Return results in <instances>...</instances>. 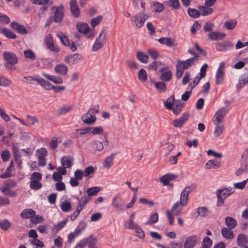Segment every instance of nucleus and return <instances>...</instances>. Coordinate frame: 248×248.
Segmentation results:
<instances>
[{
	"label": "nucleus",
	"mask_w": 248,
	"mask_h": 248,
	"mask_svg": "<svg viewBox=\"0 0 248 248\" xmlns=\"http://www.w3.org/2000/svg\"><path fill=\"white\" fill-rule=\"evenodd\" d=\"M77 28L79 32L83 34L88 33L90 30V28L88 24L84 23H78L77 24Z\"/></svg>",
	"instance_id": "cd10ccee"
},
{
	"label": "nucleus",
	"mask_w": 248,
	"mask_h": 248,
	"mask_svg": "<svg viewBox=\"0 0 248 248\" xmlns=\"http://www.w3.org/2000/svg\"><path fill=\"white\" fill-rule=\"evenodd\" d=\"M58 38L61 40L62 43L65 46H68L70 45L69 40L67 36L62 32H60L57 34Z\"/></svg>",
	"instance_id": "58836bf2"
},
{
	"label": "nucleus",
	"mask_w": 248,
	"mask_h": 248,
	"mask_svg": "<svg viewBox=\"0 0 248 248\" xmlns=\"http://www.w3.org/2000/svg\"><path fill=\"white\" fill-rule=\"evenodd\" d=\"M210 213V211L205 207H200L197 209V213L198 215L202 217H207Z\"/></svg>",
	"instance_id": "37998d69"
},
{
	"label": "nucleus",
	"mask_w": 248,
	"mask_h": 248,
	"mask_svg": "<svg viewBox=\"0 0 248 248\" xmlns=\"http://www.w3.org/2000/svg\"><path fill=\"white\" fill-rule=\"evenodd\" d=\"M158 220V215L157 213H155L150 216L148 220L146 222V224L152 225L156 223Z\"/></svg>",
	"instance_id": "864d4df0"
},
{
	"label": "nucleus",
	"mask_w": 248,
	"mask_h": 248,
	"mask_svg": "<svg viewBox=\"0 0 248 248\" xmlns=\"http://www.w3.org/2000/svg\"><path fill=\"white\" fill-rule=\"evenodd\" d=\"M212 245V240L208 236L205 237L202 241V247L204 248H210Z\"/></svg>",
	"instance_id": "680f3d73"
},
{
	"label": "nucleus",
	"mask_w": 248,
	"mask_h": 248,
	"mask_svg": "<svg viewBox=\"0 0 248 248\" xmlns=\"http://www.w3.org/2000/svg\"><path fill=\"white\" fill-rule=\"evenodd\" d=\"M248 83V73L244 74L239 79V84L241 87Z\"/></svg>",
	"instance_id": "774afa93"
},
{
	"label": "nucleus",
	"mask_w": 248,
	"mask_h": 248,
	"mask_svg": "<svg viewBox=\"0 0 248 248\" xmlns=\"http://www.w3.org/2000/svg\"><path fill=\"white\" fill-rule=\"evenodd\" d=\"M82 59V56L78 53H75L66 56L64 58V62L69 64L72 65L78 63Z\"/></svg>",
	"instance_id": "6e6552de"
},
{
	"label": "nucleus",
	"mask_w": 248,
	"mask_h": 248,
	"mask_svg": "<svg viewBox=\"0 0 248 248\" xmlns=\"http://www.w3.org/2000/svg\"><path fill=\"white\" fill-rule=\"evenodd\" d=\"M42 186V184L38 181L31 180L30 183V187L31 189L37 190L41 188Z\"/></svg>",
	"instance_id": "338daca9"
},
{
	"label": "nucleus",
	"mask_w": 248,
	"mask_h": 248,
	"mask_svg": "<svg viewBox=\"0 0 248 248\" xmlns=\"http://www.w3.org/2000/svg\"><path fill=\"white\" fill-rule=\"evenodd\" d=\"M153 11L155 12H160L164 9L163 4L158 2H155L153 5Z\"/></svg>",
	"instance_id": "13d9d810"
},
{
	"label": "nucleus",
	"mask_w": 248,
	"mask_h": 248,
	"mask_svg": "<svg viewBox=\"0 0 248 248\" xmlns=\"http://www.w3.org/2000/svg\"><path fill=\"white\" fill-rule=\"evenodd\" d=\"M221 191H220V189H217L216 191L217 196V207H220L224 203V200L225 199L221 194Z\"/></svg>",
	"instance_id": "8fccbe9b"
},
{
	"label": "nucleus",
	"mask_w": 248,
	"mask_h": 248,
	"mask_svg": "<svg viewBox=\"0 0 248 248\" xmlns=\"http://www.w3.org/2000/svg\"><path fill=\"white\" fill-rule=\"evenodd\" d=\"M228 111L229 108L227 107H222L220 108L214 115L213 124L215 125L220 124L222 122L224 116Z\"/></svg>",
	"instance_id": "39448f33"
},
{
	"label": "nucleus",
	"mask_w": 248,
	"mask_h": 248,
	"mask_svg": "<svg viewBox=\"0 0 248 248\" xmlns=\"http://www.w3.org/2000/svg\"><path fill=\"white\" fill-rule=\"evenodd\" d=\"M224 221L227 228L230 229H233L237 226L236 220L232 217H225Z\"/></svg>",
	"instance_id": "5701e85b"
},
{
	"label": "nucleus",
	"mask_w": 248,
	"mask_h": 248,
	"mask_svg": "<svg viewBox=\"0 0 248 248\" xmlns=\"http://www.w3.org/2000/svg\"><path fill=\"white\" fill-rule=\"evenodd\" d=\"M224 79V71L222 69H217L216 74V83L220 84L223 82Z\"/></svg>",
	"instance_id": "4c0bfd02"
},
{
	"label": "nucleus",
	"mask_w": 248,
	"mask_h": 248,
	"mask_svg": "<svg viewBox=\"0 0 248 248\" xmlns=\"http://www.w3.org/2000/svg\"><path fill=\"white\" fill-rule=\"evenodd\" d=\"M35 215V212L32 209H26L22 211L20 213V216L22 218H32Z\"/></svg>",
	"instance_id": "6ab92c4d"
},
{
	"label": "nucleus",
	"mask_w": 248,
	"mask_h": 248,
	"mask_svg": "<svg viewBox=\"0 0 248 248\" xmlns=\"http://www.w3.org/2000/svg\"><path fill=\"white\" fill-rule=\"evenodd\" d=\"M91 200V199L90 198H88L86 196H82L79 201L78 205L77 208L81 211L83 207Z\"/></svg>",
	"instance_id": "79ce46f5"
},
{
	"label": "nucleus",
	"mask_w": 248,
	"mask_h": 248,
	"mask_svg": "<svg viewBox=\"0 0 248 248\" xmlns=\"http://www.w3.org/2000/svg\"><path fill=\"white\" fill-rule=\"evenodd\" d=\"M198 7L201 11V14L203 16L210 15L213 12V9L210 8V7H207L205 5H200Z\"/></svg>",
	"instance_id": "7c9ffc66"
},
{
	"label": "nucleus",
	"mask_w": 248,
	"mask_h": 248,
	"mask_svg": "<svg viewBox=\"0 0 248 248\" xmlns=\"http://www.w3.org/2000/svg\"><path fill=\"white\" fill-rule=\"evenodd\" d=\"M103 19V16H98L92 19L91 21V25L93 28H94L99 25Z\"/></svg>",
	"instance_id": "bf43d9fd"
},
{
	"label": "nucleus",
	"mask_w": 248,
	"mask_h": 248,
	"mask_svg": "<svg viewBox=\"0 0 248 248\" xmlns=\"http://www.w3.org/2000/svg\"><path fill=\"white\" fill-rule=\"evenodd\" d=\"M55 72L60 75L64 76L67 74L68 72L67 66L64 64H57L54 68Z\"/></svg>",
	"instance_id": "a211bd4d"
},
{
	"label": "nucleus",
	"mask_w": 248,
	"mask_h": 248,
	"mask_svg": "<svg viewBox=\"0 0 248 248\" xmlns=\"http://www.w3.org/2000/svg\"><path fill=\"white\" fill-rule=\"evenodd\" d=\"M215 125L216 127L215 128L214 134L216 137H218L223 133L224 126L219 124Z\"/></svg>",
	"instance_id": "4d7b16f0"
},
{
	"label": "nucleus",
	"mask_w": 248,
	"mask_h": 248,
	"mask_svg": "<svg viewBox=\"0 0 248 248\" xmlns=\"http://www.w3.org/2000/svg\"><path fill=\"white\" fill-rule=\"evenodd\" d=\"M174 96L171 95L164 102V104L165 108L168 109L172 108V106L175 102Z\"/></svg>",
	"instance_id": "e433bc0d"
},
{
	"label": "nucleus",
	"mask_w": 248,
	"mask_h": 248,
	"mask_svg": "<svg viewBox=\"0 0 248 248\" xmlns=\"http://www.w3.org/2000/svg\"><path fill=\"white\" fill-rule=\"evenodd\" d=\"M116 155V154H112L107 157L103 162V166L107 169L110 168L113 164V160Z\"/></svg>",
	"instance_id": "c85d7f7f"
},
{
	"label": "nucleus",
	"mask_w": 248,
	"mask_h": 248,
	"mask_svg": "<svg viewBox=\"0 0 248 248\" xmlns=\"http://www.w3.org/2000/svg\"><path fill=\"white\" fill-rule=\"evenodd\" d=\"M149 16L143 12L139 13L131 17V21L137 29L141 28L145 21L148 18Z\"/></svg>",
	"instance_id": "f03ea898"
},
{
	"label": "nucleus",
	"mask_w": 248,
	"mask_h": 248,
	"mask_svg": "<svg viewBox=\"0 0 248 248\" xmlns=\"http://www.w3.org/2000/svg\"><path fill=\"white\" fill-rule=\"evenodd\" d=\"M100 190V187L94 186L88 189L87 193L89 196H96Z\"/></svg>",
	"instance_id": "603ef678"
},
{
	"label": "nucleus",
	"mask_w": 248,
	"mask_h": 248,
	"mask_svg": "<svg viewBox=\"0 0 248 248\" xmlns=\"http://www.w3.org/2000/svg\"><path fill=\"white\" fill-rule=\"evenodd\" d=\"M189 116L188 112L183 113L180 118L175 119L172 121L173 126L175 127L181 128L184 124L188 121Z\"/></svg>",
	"instance_id": "9d476101"
},
{
	"label": "nucleus",
	"mask_w": 248,
	"mask_h": 248,
	"mask_svg": "<svg viewBox=\"0 0 248 248\" xmlns=\"http://www.w3.org/2000/svg\"><path fill=\"white\" fill-rule=\"evenodd\" d=\"M187 13L189 16L194 18H197L200 16V13L199 11L190 7L188 8Z\"/></svg>",
	"instance_id": "09e8293b"
},
{
	"label": "nucleus",
	"mask_w": 248,
	"mask_h": 248,
	"mask_svg": "<svg viewBox=\"0 0 248 248\" xmlns=\"http://www.w3.org/2000/svg\"><path fill=\"white\" fill-rule=\"evenodd\" d=\"M165 82H154L155 88L159 92H165L167 89Z\"/></svg>",
	"instance_id": "3c124183"
},
{
	"label": "nucleus",
	"mask_w": 248,
	"mask_h": 248,
	"mask_svg": "<svg viewBox=\"0 0 248 248\" xmlns=\"http://www.w3.org/2000/svg\"><path fill=\"white\" fill-rule=\"evenodd\" d=\"M13 153L16 162L20 165L22 162L20 158V152L16 147L14 146H13Z\"/></svg>",
	"instance_id": "5fc2aeb1"
},
{
	"label": "nucleus",
	"mask_w": 248,
	"mask_h": 248,
	"mask_svg": "<svg viewBox=\"0 0 248 248\" xmlns=\"http://www.w3.org/2000/svg\"><path fill=\"white\" fill-rule=\"evenodd\" d=\"M80 233L78 230L76 229L74 232L69 234L68 235V241L66 243V244L70 245L74 241V239Z\"/></svg>",
	"instance_id": "49530a36"
},
{
	"label": "nucleus",
	"mask_w": 248,
	"mask_h": 248,
	"mask_svg": "<svg viewBox=\"0 0 248 248\" xmlns=\"http://www.w3.org/2000/svg\"><path fill=\"white\" fill-rule=\"evenodd\" d=\"M73 105H66L59 108L56 112L57 115H62L66 114L73 108Z\"/></svg>",
	"instance_id": "bb28decb"
},
{
	"label": "nucleus",
	"mask_w": 248,
	"mask_h": 248,
	"mask_svg": "<svg viewBox=\"0 0 248 248\" xmlns=\"http://www.w3.org/2000/svg\"><path fill=\"white\" fill-rule=\"evenodd\" d=\"M158 41L160 44L166 45L170 47L174 45V40L170 37H161L158 40Z\"/></svg>",
	"instance_id": "a878e982"
},
{
	"label": "nucleus",
	"mask_w": 248,
	"mask_h": 248,
	"mask_svg": "<svg viewBox=\"0 0 248 248\" xmlns=\"http://www.w3.org/2000/svg\"><path fill=\"white\" fill-rule=\"evenodd\" d=\"M80 233L78 230L76 229L74 232L69 234L68 235V241L66 243V244L70 245L74 241V239Z\"/></svg>",
	"instance_id": "a18cd8bd"
},
{
	"label": "nucleus",
	"mask_w": 248,
	"mask_h": 248,
	"mask_svg": "<svg viewBox=\"0 0 248 248\" xmlns=\"http://www.w3.org/2000/svg\"><path fill=\"white\" fill-rule=\"evenodd\" d=\"M3 57L6 62L5 67L7 69H12L13 66L16 64L18 62L16 55L12 52L6 51L3 52Z\"/></svg>",
	"instance_id": "f257e3e1"
},
{
	"label": "nucleus",
	"mask_w": 248,
	"mask_h": 248,
	"mask_svg": "<svg viewBox=\"0 0 248 248\" xmlns=\"http://www.w3.org/2000/svg\"><path fill=\"white\" fill-rule=\"evenodd\" d=\"M3 34L8 39H15L17 36L15 33L12 31L10 30L4 28L2 30Z\"/></svg>",
	"instance_id": "ea45409f"
},
{
	"label": "nucleus",
	"mask_w": 248,
	"mask_h": 248,
	"mask_svg": "<svg viewBox=\"0 0 248 248\" xmlns=\"http://www.w3.org/2000/svg\"><path fill=\"white\" fill-rule=\"evenodd\" d=\"M220 191H221V194L222 196L226 199L229 196H230L231 194L234 192V190L232 188L228 187L226 188H224L222 189H220Z\"/></svg>",
	"instance_id": "6e6d98bb"
},
{
	"label": "nucleus",
	"mask_w": 248,
	"mask_h": 248,
	"mask_svg": "<svg viewBox=\"0 0 248 248\" xmlns=\"http://www.w3.org/2000/svg\"><path fill=\"white\" fill-rule=\"evenodd\" d=\"M24 55L26 58L34 61L36 59L35 53L31 49H26L24 51Z\"/></svg>",
	"instance_id": "c03bdc74"
},
{
	"label": "nucleus",
	"mask_w": 248,
	"mask_h": 248,
	"mask_svg": "<svg viewBox=\"0 0 248 248\" xmlns=\"http://www.w3.org/2000/svg\"><path fill=\"white\" fill-rule=\"evenodd\" d=\"M248 243V238L247 236L244 233H241L238 235L237 238V245L241 247L247 246L246 244Z\"/></svg>",
	"instance_id": "aec40b11"
},
{
	"label": "nucleus",
	"mask_w": 248,
	"mask_h": 248,
	"mask_svg": "<svg viewBox=\"0 0 248 248\" xmlns=\"http://www.w3.org/2000/svg\"><path fill=\"white\" fill-rule=\"evenodd\" d=\"M196 61L197 60H195V58H191L185 61L178 60L177 62L181 64L183 69L185 70L192 66Z\"/></svg>",
	"instance_id": "2eb2a0df"
},
{
	"label": "nucleus",
	"mask_w": 248,
	"mask_h": 248,
	"mask_svg": "<svg viewBox=\"0 0 248 248\" xmlns=\"http://www.w3.org/2000/svg\"><path fill=\"white\" fill-rule=\"evenodd\" d=\"M61 141H59L58 138L54 137L51 139L50 142V147L52 150H56L58 147V144Z\"/></svg>",
	"instance_id": "052dcab7"
},
{
	"label": "nucleus",
	"mask_w": 248,
	"mask_h": 248,
	"mask_svg": "<svg viewBox=\"0 0 248 248\" xmlns=\"http://www.w3.org/2000/svg\"><path fill=\"white\" fill-rule=\"evenodd\" d=\"M159 72L161 73L159 78L163 82H167L170 81L172 76V73L171 71L169 70L168 66H165L162 67L159 70Z\"/></svg>",
	"instance_id": "0eeeda50"
},
{
	"label": "nucleus",
	"mask_w": 248,
	"mask_h": 248,
	"mask_svg": "<svg viewBox=\"0 0 248 248\" xmlns=\"http://www.w3.org/2000/svg\"><path fill=\"white\" fill-rule=\"evenodd\" d=\"M136 58L140 62L143 63H147L149 60L148 56L141 51L137 52Z\"/></svg>",
	"instance_id": "2f4dec72"
},
{
	"label": "nucleus",
	"mask_w": 248,
	"mask_h": 248,
	"mask_svg": "<svg viewBox=\"0 0 248 248\" xmlns=\"http://www.w3.org/2000/svg\"><path fill=\"white\" fill-rule=\"evenodd\" d=\"M89 113L84 114L81 116V119L83 122L87 124H92L95 122L96 119L94 115H91L90 117L88 118H85Z\"/></svg>",
	"instance_id": "f704fd0d"
},
{
	"label": "nucleus",
	"mask_w": 248,
	"mask_h": 248,
	"mask_svg": "<svg viewBox=\"0 0 248 248\" xmlns=\"http://www.w3.org/2000/svg\"><path fill=\"white\" fill-rule=\"evenodd\" d=\"M11 227L10 222L7 219L1 222L0 228L3 231H7Z\"/></svg>",
	"instance_id": "69168bd1"
},
{
	"label": "nucleus",
	"mask_w": 248,
	"mask_h": 248,
	"mask_svg": "<svg viewBox=\"0 0 248 248\" xmlns=\"http://www.w3.org/2000/svg\"><path fill=\"white\" fill-rule=\"evenodd\" d=\"M184 106V103L180 100H177L175 101V103L172 106V108H171L170 109L172 110L174 114L175 115H178L182 111Z\"/></svg>",
	"instance_id": "f3484780"
},
{
	"label": "nucleus",
	"mask_w": 248,
	"mask_h": 248,
	"mask_svg": "<svg viewBox=\"0 0 248 248\" xmlns=\"http://www.w3.org/2000/svg\"><path fill=\"white\" fill-rule=\"evenodd\" d=\"M228 228L224 227L221 230V234L226 239L228 240L232 239L234 238L233 232Z\"/></svg>",
	"instance_id": "b1692460"
},
{
	"label": "nucleus",
	"mask_w": 248,
	"mask_h": 248,
	"mask_svg": "<svg viewBox=\"0 0 248 248\" xmlns=\"http://www.w3.org/2000/svg\"><path fill=\"white\" fill-rule=\"evenodd\" d=\"M45 43L48 49L51 51L57 53L60 52V49L59 47L55 45L52 35L51 34H47L45 38Z\"/></svg>",
	"instance_id": "1a4fd4ad"
},
{
	"label": "nucleus",
	"mask_w": 248,
	"mask_h": 248,
	"mask_svg": "<svg viewBox=\"0 0 248 248\" xmlns=\"http://www.w3.org/2000/svg\"><path fill=\"white\" fill-rule=\"evenodd\" d=\"M207 169H215L219 168L220 167V162L216 160L213 159L209 160L206 164Z\"/></svg>",
	"instance_id": "72a5a7b5"
},
{
	"label": "nucleus",
	"mask_w": 248,
	"mask_h": 248,
	"mask_svg": "<svg viewBox=\"0 0 248 248\" xmlns=\"http://www.w3.org/2000/svg\"><path fill=\"white\" fill-rule=\"evenodd\" d=\"M122 202V198L118 194L115 195L112 200L111 205L118 213H121L125 210V205Z\"/></svg>",
	"instance_id": "20e7f679"
},
{
	"label": "nucleus",
	"mask_w": 248,
	"mask_h": 248,
	"mask_svg": "<svg viewBox=\"0 0 248 248\" xmlns=\"http://www.w3.org/2000/svg\"><path fill=\"white\" fill-rule=\"evenodd\" d=\"M83 239L87 240V244H88L89 248H97V239L91 235L88 238H85Z\"/></svg>",
	"instance_id": "c756f323"
},
{
	"label": "nucleus",
	"mask_w": 248,
	"mask_h": 248,
	"mask_svg": "<svg viewBox=\"0 0 248 248\" xmlns=\"http://www.w3.org/2000/svg\"><path fill=\"white\" fill-rule=\"evenodd\" d=\"M138 77L141 82H145L147 79V74L145 69L142 68L138 73Z\"/></svg>",
	"instance_id": "de8ad7c7"
},
{
	"label": "nucleus",
	"mask_w": 248,
	"mask_h": 248,
	"mask_svg": "<svg viewBox=\"0 0 248 248\" xmlns=\"http://www.w3.org/2000/svg\"><path fill=\"white\" fill-rule=\"evenodd\" d=\"M10 27L12 29L21 34H27L28 33V31L24 26L20 25L17 22H11Z\"/></svg>",
	"instance_id": "4468645a"
},
{
	"label": "nucleus",
	"mask_w": 248,
	"mask_h": 248,
	"mask_svg": "<svg viewBox=\"0 0 248 248\" xmlns=\"http://www.w3.org/2000/svg\"><path fill=\"white\" fill-rule=\"evenodd\" d=\"M61 210L63 212H67L71 210L72 206L68 202H63L61 205Z\"/></svg>",
	"instance_id": "e2e57ef3"
},
{
	"label": "nucleus",
	"mask_w": 248,
	"mask_h": 248,
	"mask_svg": "<svg viewBox=\"0 0 248 248\" xmlns=\"http://www.w3.org/2000/svg\"><path fill=\"white\" fill-rule=\"evenodd\" d=\"M198 238L196 235L188 236L184 243V248H193L198 242Z\"/></svg>",
	"instance_id": "ddd939ff"
},
{
	"label": "nucleus",
	"mask_w": 248,
	"mask_h": 248,
	"mask_svg": "<svg viewBox=\"0 0 248 248\" xmlns=\"http://www.w3.org/2000/svg\"><path fill=\"white\" fill-rule=\"evenodd\" d=\"M189 193L187 191L183 190L181 192L180 199V203L181 206H185L187 204L188 200Z\"/></svg>",
	"instance_id": "473e14b6"
},
{
	"label": "nucleus",
	"mask_w": 248,
	"mask_h": 248,
	"mask_svg": "<svg viewBox=\"0 0 248 248\" xmlns=\"http://www.w3.org/2000/svg\"><path fill=\"white\" fill-rule=\"evenodd\" d=\"M70 8L72 15L75 17H78L80 14V9L76 0H71L70 2Z\"/></svg>",
	"instance_id": "9b49d317"
},
{
	"label": "nucleus",
	"mask_w": 248,
	"mask_h": 248,
	"mask_svg": "<svg viewBox=\"0 0 248 248\" xmlns=\"http://www.w3.org/2000/svg\"><path fill=\"white\" fill-rule=\"evenodd\" d=\"M233 45L230 41H225L217 44L216 49L219 51H224L232 49Z\"/></svg>",
	"instance_id": "f8f14e48"
},
{
	"label": "nucleus",
	"mask_w": 248,
	"mask_h": 248,
	"mask_svg": "<svg viewBox=\"0 0 248 248\" xmlns=\"http://www.w3.org/2000/svg\"><path fill=\"white\" fill-rule=\"evenodd\" d=\"M177 177L175 175L171 173H167L163 175L160 178V182H161L164 186H168L169 184V182L171 180L176 179Z\"/></svg>",
	"instance_id": "dca6fc26"
},
{
	"label": "nucleus",
	"mask_w": 248,
	"mask_h": 248,
	"mask_svg": "<svg viewBox=\"0 0 248 248\" xmlns=\"http://www.w3.org/2000/svg\"><path fill=\"white\" fill-rule=\"evenodd\" d=\"M16 186V182L13 180H8L4 182V186L1 188V190L3 193L11 188L15 187Z\"/></svg>",
	"instance_id": "412c9836"
},
{
	"label": "nucleus",
	"mask_w": 248,
	"mask_h": 248,
	"mask_svg": "<svg viewBox=\"0 0 248 248\" xmlns=\"http://www.w3.org/2000/svg\"><path fill=\"white\" fill-rule=\"evenodd\" d=\"M28 125H33L35 123L38 122V119L35 116H32L30 115L27 116Z\"/></svg>",
	"instance_id": "0e129e2a"
},
{
	"label": "nucleus",
	"mask_w": 248,
	"mask_h": 248,
	"mask_svg": "<svg viewBox=\"0 0 248 248\" xmlns=\"http://www.w3.org/2000/svg\"><path fill=\"white\" fill-rule=\"evenodd\" d=\"M237 21L235 20H230L226 21L224 23L223 27L229 30H233L237 25Z\"/></svg>",
	"instance_id": "a19ab883"
},
{
	"label": "nucleus",
	"mask_w": 248,
	"mask_h": 248,
	"mask_svg": "<svg viewBox=\"0 0 248 248\" xmlns=\"http://www.w3.org/2000/svg\"><path fill=\"white\" fill-rule=\"evenodd\" d=\"M104 32L103 31L100 33L98 36L96 38L95 41L92 46V50L93 51H97L100 49L105 45L107 39V35L106 34L103 38L101 39V37Z\"/></svg>",
	"instance_id": "423d86ee"
},
{
	"label": "nucleus",
	"mask_w": 248,
	"mask_h": 248,
	"mask_svg": "<svg viewBox=\"0 0 248 248\" xmlns=\"http://www.w3.org/2000/svg\"><path fill=\"white\" fill-rule=\"evenodd\" d=\"M51 10L54 11V16L52 17L54 22L60 23L62 22L64 17V7L61 4L59 6H54Z\"/></svg>",
	"instance_id": "7ed1b4c3"
},
{
	"label": "nucleus",
	"mask_w": 248,
	"mask_h": 248,
	"mask_svg": "<svg viewBox=\"0 0 248 248\" xmlns=\"http://www.w3.org/2000/svg\"><path fill=\"white\" fill-rule=\"evenodd\" d=\"M73 158L68 156H65L61 158V163L65 168H70L73 165Z\"/></svg>",
	"instance_id": "393cba45"
},
{
	"label": "nucleus",
	"mask_w": 248,
	"mask_h": 248,
	"mask_svg": "<svg viewBox=\"0 0 248 248\" xmlns=\"http://www.w3.org/2000/svg\"><path fill=\"white\" fill-rule=\"evenodd\" d=\"M182 206H183L181 205L180 202H176L173 205L171 210L170 211V212H172L174 215L178 216L180 214L182 210Z\"/></svg>",
	"instance_id": "c9c22d12"
},
{
	"label": "nucleus",
	"mask_w": 248,
	"mask_h": 248,
	"mask_svg": "<svg viewBox=\"0 0 248 248\" xmlns=\"http://www.w3.org/2000/svg\"><path fill=\"white\" fill-rule=\"evenodd\" d=\"M42 75L47 79L52 81L56 84H61L63 83L62 78L59 76L49 75L44 73H43Z\"/></svg>",
	"instance_id": "4be33fe9"
}]
</instances>
